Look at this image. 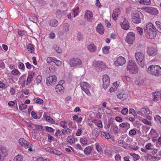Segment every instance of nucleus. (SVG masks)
<instances>
[{"label": "nucleus", "mask_w": 161, "mask_h": 161, "mask_svg": "<svg viewBox=\"0 0 161 161\" xmlns=\"http://www.w3.org/2000/svg\"><path fill=\"white\" fill-rule=\"evenodd\" d=\"M58 21L55 19L50 20L48 22L49 25L52 27H55L58 24Z\"/></svg>", "instance_id": "nucleus-22"}, {"label": "nucleus", "mask_w": 161, "mask_h": 161, "mask_svg": "<svg viewBox=\"0 0 161 161\" xmlns=\"http://www.w3.org/2000/svg\"><path fill=\"white\" fill-rule=\"evenodd\" d=\"M96 148L97 150V151L101 153H103V150L102 149V148L99 145H96Z\"/></svg>", "instance_id": "nucleus-49"}, {"label": "nucleus", "mask_w": 161, "mask_h": 161, "mask_svg": "<svg viewBox=\"0 0 161 161\" xmlns=\"http://www.w3.org/2000/svg\"><path fill=\"white\" fill-rule=\"evenodd\" d=\"M141 80H136L135 81V83L138 86H140L141 85Z\"/></svg>", "instance_id": "nucleus-64"}, {"label": "nucleus", "mask_w": 161, "mask_h": 161, "mask_svg": "<svg viewBox=\"0 0 161 161\" xmlns=\"http://www.w3.org/2000/svg\"><path fill=\"white\" fill-rule=\"evenodd\" d=\"M101 131L98 130L97 128H96L92 130V134L96 138H97L100 134V133H101Z\"/></svg>", "instance_id": "nucleus-25"}, {"label": "nucleus", "mask_w": 161, "mask_h": 161, "mask_svg": "<svg viewBox=\"0 0 161 161\" xmlns=\"http://www.w3.org/2000/svg\"><path fill=\"white\" fill-rule=\"evenodd\" d=\"M19 73V72L18 70L16 69H14L11 72L12 74L14 75H17Z\"/></svg>", "instance_id": "nucleus-52"}, {"label": "nucleus", "mask_w": 161, "mask_h": 161, "mask_svg": "<svg viewBox=\"0 0 161 161\" xmlns=\"http://www.w3.org/2000/svg\"><path fill=\"white\" fill-rule=\"evenodd\" d=\"M141 110L142 114V115L146 114H149L150 113V112L148 108H142L141 109Z\"/></svg>", "instance_id": "nucleus-27"}, {"label": "nucleus", "mask_w": 161, "mask_h": 161, "mask_svg": "<svg viewBox=\"0 0 161 161\" xmlns=\"http://www.w3.org/2000/svg\"><path fill=\"white\" fill-rule=\"evenodd\" d=\"M27 105L25 103L21 104L19 105V108L20 110L22 111L25 109L27 108Z\"/></svg>", "instance_id": "nucleus-40"}, {"label": "nucleus", "mask_w": 161, "mask_h": 161, "mask_svg": "<svg viewBox=\"0 0 161 161\" xmlns=\"http://www.w3.org/2000/svg\"><path fill=\"white\" fill-rule=\"evenodd\" d=\"M46 82L47 85L49 86L51 85V83H53L57 81V77L55 75L47 77L46 79Z\"/></svg>", "instance_id": "nucleus-15"}, {"label": "nucleus", "mask_w": 161, "mask_h": 161, "mask_svg": "<svg viewBox=\"0 0 161 161\" xmlns=\"http://www.w3.org/2000/svg\"><path fill=\"white\" fill-rule=\"evenodd\" d=\"M82 64L81 60L79 58H73L70 61L69 65L71 67H75L81 65Z\"/></svg>", "instance_id": "nucleus-7"}, {"label": "nucleus", "mask_w": 161, "mask_h": 161, "mask_svg": "<svg viewBox=\"0 0 161 161\" xmlns=\"http://www.w3.org/2000/svg\"><path fill=\"white\" fill-rule=\"evenodd\" d=\"M32 78L33 75H28L27 80V82L29 83H30Z\"/></svg>", "instance_id": "nucleus-56"}, {"label": "nucleus", "mask_w": 161, "mask_h": 161, "mask_svg": "<svg viewBox=\"0 0 161 161\" xmlns=\"http://www.w3.org/2000/svg\"><path fill=\"white\" fill-rule=\"evenodd\" d=\"M119 126L121 128H123L125 129V132H126L127 130L130 128V124L127 122L122 123L119 125Z\"/></svg>", "instance_id": "nucleus-21"}, {"label": "nucleus", "mask_w": 161, "mask_h": 161, "mask_svg": "<svg viewBox=\"0 0 161 161\" xmlns=\"http://www.w3.org/2000/svg\"><path fill=\"white\" fill-rule=\"evenodd\" d=\"M96 30L97 32L100 34H103L104 33V29L102 24H98Z\"/></svg>", "instance_id": "nucleus-20"}, {"label": "nucleus", "mask_w": 161, "mask_h": 161, "mask_svg": "<svg viewBox=\"0 0 161 161\" xmlns=\"http://www.w3.org/2000/svg\"><path fill=\"white\" fill-rule=\"evenodd\" d=\"M27 49L30 53H33L34 51V48L31 44H29L27 47Z\"/></svg>", "instance_id": "nucleus-26"}, {"label": "nucleus", "mask_w": 161, "mask_h": 161, "mask_svg": "<svg viewBox=\"0 0 161 161\" xmlns=\"http://www.w3.org/2000/svg\"><path fill=\"white\" fill-rule=\"evenodd\" d=\"M18 67L19 69L23 71L25 70V65L24 64L21 62H19V63Z\"/></svg>", "instance_id": "nucleus-44"}, {"label": "nucleus", "mask_w": 161, "mask_h": 161, "mask_svg": "<svg viewBox=\"0 0 161 161\" xmlns=\"http://www.w3.org/2000/svg\"><path fill=\"white\" fill-rule=\"evenodd\" d=\"M136 31L137 32L139 33L140 35H142L143 31L142 28L139 27H136Z\"/></svg>", "instance_id": "nucleus-50"}, {"label": "nucleus", "mask_w": 161, "mask_h": 161, "mask_svg": "<svg viewBox=\"0 0 161 161\" xmlns=\"http://www.w3.org/2000/svg\"><path fill=\"white\" fill-rule=\"evenodd\" d=\"M23 157L22 156L18 154L17 156H16L14 158V161H22L23 159Z\"/></svg>", "instance_id": "nucleus-32"}, {"label": "nucleus", "mask_w": 161, "mask_h": 161, "mask_svg": "<svg viewBox=\"0 0 161 161\" xmlns=\"http://www.w3.org/2000/svg\"><path fill=\"white\" fill-rule=\"evenodd\" d=\"M144 29L145 36L147 38L152 39L155 38L157 34L152 23H147L146 26L144 27Z\"/></svg>", "instance_id": "nucleus-1"}, {"label": "nucleus", "mask_w": 161, "mask_h": 161, "mask_svg": "<svg viewBox=\"0 0 161 161\" xmlns=\"http://www.w3.org/2000/svg\"><path fill=\"white\" fill-rule=\"evenodd\" d=\"M101 134L102 137H104L107 139H109L110 138L109 134L107 132H102Z\"/></svg>", "instance_id": "nucleus-28"}, {"label": "nucleus", "mask_w": 161, "mask_h": 161, "mask_svg": "<svg viewBox=\"0 0 161 161\" xmlns=\"http://www.w3.org/2000/svg\"><path fill=\"white\" fill-rule=\"evenodd\" d=\"M142 122L144 123L147 125H150L151 124L150 122L148 121L146 119H142Z\"/></svg>", "instance_id": "nucleus-54"}, {"label": "nucleus", "mask_w": 161, "mask_h": 161, "mask_svg": "<svg viewBox=\"0 0 161 161\" xmlns=\"http://www.w3.org/2000/svg\"><path fill=\"white\" fill-rule=\"evenodd\" d=\"M110 80L109 76L107 75H103V87L104 89H106L110 84Z\"/></svg>", "instance_id": "nucleus-8"}, {"label": "nucleus", "mask_w": 161, "mask_h": 161, "mask_svg": "<svg viewBox=\"0 0 161 161\" xmlns=\"http://www.w3.org/2000/svg\"><path fill=\"white\" fill-rule=\"evenodd\" d=\"M135 38V34L132 32L129 33L125 39V40L128 44H130L133 43Z\"/></svg>", "instance_id": "nucleus-11"}, {"label": "nucleus", "mask_w": 161, "mask_h": 161, "mask_svg": "<svg viewBox=\"0 0 161 161\" xmlns=\"http://www.w3.org/2000/svg\"><path fill=\"white\" fill-rule=\"evenodd\" d=\"M82 128L81 127L79 129H78L77 130V132L76 135L77 136H80L81 135V132H82Z\"/></svg>", "instance_id": "nucleus-55"}, {"label": "nucleus", "mask_w": 161, "mask_h": 161, "mask_svg": "<svg viewBox=\"0 0 161 161\" xmlns=\"http://www.w3.org/2000/svg\"><path fill=\"white\" fill-rule=\"evenodd\" d=\"M110 130L115 134L118 133V126L115 125H111Z\"/></svg>", "instance_id": "nucleus-24"}, {"label": "nucleus", "mask_w": 161, "mask_h": 161, "mask_svg": "<svg viewBox=\"0 0 161 161\" xmlns=\"http://www.w3.org/2000/svg\"><path fill=\"white\" fill-rule=\"evenodd\" d=\"M139 3L141 4L147 5L150 3V0H140Z\"/></svg>", "instance_id": "nucleus-37"}, {"label": "nucleus", "mask_w": 161, "mask_h": 161, "mask_svg": "<svg viewBox=\"0 0 161 161\" xmlns=\"http://www.w3.org/2000/svg\"><path fill=\"white\" fill-rule=\"evenodd\" d=\"M83 34L81 32H78L77 34V38L78 41H80L82 39Z\"/></svg>", "instance_id": "nucleus-47"}, {"label": "nucleus", "mask_w": 161, "mask_h": 161, "mask_svg": "<svg viewBox=\"0 0 161 161\" xmlns=\"http://www.w3.org/2000/svg\"><path fill=\"white\" fill-rule=\"evenodd\" d=\"M154 97L153 99L154 100H158L159 97L160 96V93L158 92H155L154 93Z\"/></svg>", "instance_id": "nucleus-39"}, {"label": "nucleus", "mask_w": 161, "mask_h": 161, "mask_svg": "<svg viewBox=\"0 0 161 161\" xmlns=\"http://www.w3.org/2000/svg\"><path fill=\"white\" fill-rule=\"evenodd\" d=\"M93 15V13L92 11H86L84 15V18L88 20H90L92 19Z\"/></svg>", "instance_id": "nucleus-17"}, {"label": "nucleus", "mask_w": 161, "mask_h": 161, "mask_svg": "<svg viewBox=\"0 0 161 161\" xmlns=\"http://www.w3.org/2000/svg\"><path fill=\"white\" fill-rule=\"evenodd\" d=\"M144 10L146 12L149 13L152 15H156L158 14V9L154 7H146Z\"/></svg>", "instance_id": "nucleus-13"}, {"label": "nucleus", "mask_w": 161, "mask_h": 161, "mask_svg": "<svg viewBox=\"0 0 161 161\" xmlns=\"http://www.w3.org/2000/svg\"><path fill=\"white\" fill-rule=\"evenodd\" d=\"M43 101L42 99L38 98L36 100V103L38 104H41L43 103Z\"/></svg>", "instance_id": "nucleus-58"}, {"label": "nucleus", "mask_w": 161, "mask_h": 161, "mask_svg": "<svg viewBox=\"0 0 161 161\" xmlns=\"http://www.w3.org/2000/svg\"><path fill=\"white\" fill-rule=\"evenodd\" d=\"M69 25L67 23H64L63 25V31L64 32H68L69 30Z\"/></svg>", "instance_id": "nucleus-29"}, {"label": "nucleus", "mask_w": 161, "mask_h": 161, "mask_svg": "<svg viewBox=\"0 0 161 161\" xmlns=\"http://www.w3.org/2000/svg\"><path fill=\"white\" fill-rule=\"evenodd\" d=\"M128 112V110L127 108H124L121 111V113L122 114L124 115H126Z\"/></svg>", "instance_id": "nucleus-46"}, {"label": "nucleus", "mask_w": 161, "mask_h": 161, "mask_svg": "<svg viewBox=\"0 0 161 161\" xmlns=\"http://www.w3.org/2000/svg\"><path fill=\"white\" fill-rule=\"evenodd\" d=\"M157 31L161 33V23L156 25Z\"/></svg>", "instance_id": "nucleus-59"}, {"label": "nucleus", "mask_w": 161, "mask_h": 161, "mask_svg": "<svg viewBox=\"0 0 161 161\" xmlns=\"http://www.w3.org/2000/svg\"><path fill=\"white\" fill-rule=\"evenodd\" d=\"M148 72L153 75L159 76L161 75V68L158 65H151L148 68Z\"/></svg>", "instance_id": "nucleus-2"}, {"label": "nucleus", "mask_w": 161, "mask_h": 161, "mask_svg": "<svg viewBox=\"0 0 161 161\" xmlns=\"http://www.w3.org/2000/svg\"><path fill=\"white\" fill-rule=\"evenodd\" d=\"M131 19L132 21L136 24L140 23L141 22L142 19L143 18L142 14L137 10H135L131 14Z\"/></svg>", "instance_id": "nucleus-3"}, {"label": "nucleus", "mask_w": 161, "mask_h": 161, "mask_svg": "<svg viewBox=\"0 0 161 161\" xmlns=\"http://www.w3.org/2000/svg\"><path fill=\"white\" fill-rule=\"evenodd\" d=\"M46 120L48 122L52 124H53L54 123V121L52 118L49 116H46Z\"/></svg>", "instance_id": "nucleus-38"}, {"label": "nucleus", "mask_w": 161, "mask_h": 161, "mask_svg": "<svg viewBox=\"0 0 161 161\" xmlns=\"http://www.w3.org/2000/svg\"><path fill=\"white\" fill-rule=\"evenodd\" d=\"M66 122L65 121H62L60 123L61 125L64 128H66L67 127L66 125H65Z\"/></svg>", "instance_id": "nucleus-57"}, {"label": "nucleus", "mask_w": 161, "mask_h": 161, "mask_svg": "<svg viewBox=\"0 0 161 161\" xmlns=\"http://www.w3.org/2000/svg\"><path fill=\"white\" fill-rule=\"evenodd\" d=\"M31 115L32 117L35 119H36L37 118V116L36 114V113H35L33 111L31 112Z\"/></svg>", "instance_id": "nucleus-62"}, {"label": "nucleus", "mask_w": 161, "mask_h": 161, "mask_svg": "<svg viewBox=\"0 0 161 161\" xmlns=\"http://www.w3.org/2000/svg\"><path fill=\"white\" fill-rule=\"evenodd\" d=\"M147 53L150 56H154L157 54V50L155 48L152 47H148Z\"/></svg>", "instance_id": "nucleus-14"}, {"label": "nucleus", "mask_w": 161, "mask_h": 161, "mask_svg": "<svg viewBox=\"0 0 161 161\" xmlns=\"http://www.w3.org/2000/svg\"><path fill=\"white\" fill-rule=\"evenodd\" d=\"M81 143L83 145H86L87 143V140L86 137H83L80 139Z\"/></svg>", "instance_id": "nucleus-36"}, {"label": "nucleus", "mask_w": 161, "mask_h": 161, "mask_svg": "<svg viewBox=\"0 0 161 161\" xmlns=\"http://www.w3.org/2000/svg\"><path fill=\"white\" fill-rule=\"evenodd\" d=\"M127 70L132 74H136L138 72L137 68L135 64L132 60H130L129 61Z\"/></svg>", "instance_id": "nucleus-5"}, {"label": "nucleus", "mask_w": 161, "mask_h": 161, "mask_svg": "<svg viewBox=\"0 0 161 161\" xmlns=\"http://www.w3.org/2000/svg\"><path fill=\"white\" fill-rule=\"evenodd\" d=\"M136 134V129L135 128L133 129L130 130L129 134L130 136H134Z\"/></svg>", "instance_id": "nucleus-33"}, {"label": "nucleus", "mask_w": 161, "mask_h": 161, "mask_svg": "<svg viewBox=\"0 0 161 161\" xmlns=\"http://www.w3.org/2000/svg\"><path fill=\"white\" fill-rule=\"evenodd\" d=\"M120 25L121 26V27L124 30H128L130 27L129 23L125 19L122 24L121 23L120 24Z\"/></svg>", "instance_id": "nucleus-19"}, {"label": "nucleus", "mask_w": 161, "mask_h": 161, "mask_svg": "<svg viewBox=\"0 0 161 161\" xmlns=\"http://www.w3.org/2000/svg\"><path fill=\"white\" fill-rule=\"evenodd\" d=\"M19 142L21 146L25 148H29L28 150L31 152L32 151V147L33 145L30 144V143L23 138H20L19 140Z\"/></svg>", "instance_id": "nucleus-6"}, {"label": "nucleus", "mask_w": 161, "mask_h": 161, "mask_svg": "<svg viewBox=\"0 0 161 161\" xmlns=\"http://www.w3.org/2000/svg\"><path fill=\"white\" fill-rule=\"evenodd\" d=\"M81 89L88 95H90V92L88 88L90 87V85L85 82H81L80 84Z\"/></svg>", "instance_id": "nucleus-9"}, {"label": "nucleus", "mask_w": 161, "mask_h": 161, "mask_svg": "<svg viewBox=\"0 0 161 161\" xmlns=\"http://www.w3.org/2000/svg\"><path fill=\"white\" fill-rule=\"evenodd\" d=\"M110 48L109 46H106L104 47L103 48V51L104 53L107 54L109 52V50Z\"/></svg>", "instance_id": "nucleus-35"}, {"label": "nucleus", "mask_w": 161, "mask_h": 161, "mask_svg": "<svg viewBox=\"0 0 161 161\" xmlns=\"http://www.w3.org/2000/svg\"><path fill=\"white\" fill-rule=\"evenodd\" d=\"M88 50L91 52H95L96 47L93 43H91L87 46V47Z\"/></svg>", "instance_id": "nucleus-23"}, {"label": "nucleus", "mask_w": 161, "mask_h": 161, "mask_svg": "<svg viewBox=\"0 0 161 161\" xmlns=\"http://www.w3.org/2000/svg\"><path fill=\"white\" fill-rule=\"evenodd\" d=\"M45 128L47 131L51 133L53 132L54 130V129L48 126H45Z\"/></svg>", "instance_id": "nucleus-51"}, {"label": "nucleus", "mask_w": 161, "mask_h": 161, "mask_svg": "<svg viewBox=\"0 0 161 161\" xmlns=\"http://www.w3.org/2000/svg\"><path fill=\"white\" fill-rule=\"evenodd\" d=\"M75 141V139L72 136H68L67 139V142L69 143H72Z\"/></svg>", "instance_id": "nucleus-41"}, {"label": "nucleus", "mask_w": 161, "mask_h": 161, "mask_svg": "<svg viewBox=\"0 0 161 161\" xmlns=\"http://www.w3.org/2000/svg\"><path fill=\"white\" fill-rule=\"evenodd\" d=\"M8 153L6 149L0 146V161H3Z\"/></svg>", "instance_id": "nucleus-12"}, {"label": "nucleus", "mask_w": 161, "mask_h": 161, "mask_svg": "<svg viewBox=\"0 0 161 161\" xmlns=\"http://www.w3.org/2000/svg\"><path fill=\"white\" fill-rule=\"evenodd\" d=\"M53 149L50 147H48L46 148V151L51 153H53Z\"/></svg>", "instance_id": "nucleus-63"}, {"label": "nucleus", "mask_w": 161, "mask_h": 161, "mask_svg": "<svg viewBox=\"0 0 161 161\" xmlns=\"http://www.w3.org/2000/svg\"><path fill=\"white\" fill-rule=\"evenodd\" d=\"M53 48L58 53H61L62 52V49L57 45H55L53 47Z\"/></svg>", "instance_id": "nucleus-31"}, {"label": "nucleus", "mask_w": 161, "mask_h": 161, "mask_svg": "<svg viewBox=\"0 0 161 161\" xmlns=\"http://www.w3.org/2000/svg\"><path fill=\"white\" fill-rule=\"evenodd\" d=\"M52 154L60 155L62 154V153L57 150L53 149Z\"/></svg>", "instance_id": "nucleus-48"}, {"label": "nucleus", "mask_w": 161, "mask_h": 161, "mask_svg": "<svg viewBox=\"0 0 161 161\" xmlns=\"http://www.w3.org/2000/svg\"><path fill=\"white\" fill-rule=\"evenodd\" d=\"M56 90L58 93L61 94L64 92V88L62 84H58L56 86Z\"/></svg>", "instance_id": "nucleus-18"}, {"label": "nucleus", "mask_w": 161, "mask_h": 161, "mask_svg": "<svg viewBox=\"0 0 161 161\" xmlns=\"http://www.w3.org/2000/svg\"><path fill=\"white\" fill-rule=\"evenodd\" d=\"M125 94H124L123 93H120L117 96V97L119 99H122V100H124L125 99V97H125Z\"/></svg>", "instance_id": "nucleus-45"}, {"label": "nucleus", "mask_w": 161, "mask_h": 161, "mask_svg": "<svg viewBox=\"0 0 161 161\" xmlns=\"http://www.w3.org/2000/svg\"><path fill=\"white\" fill-rule=\"evenodd\" d=\"M147 149L149 150H152L153 149V146L150 143L147 144L145 146Z\"/></svg>", "instance_id": "nucleus-42"}, {"label": "nucleus", "mask_w": 161, "mask_h": 161, "mask_svg": "<svg viewBox=\"0 0 161 161\" xmlns=\"http://www.w3.org/2000/svg\"><path fill=\"white\" fill-rule=\"evenodd\" d=\"M115 119L117 121L119 122H121L122 121V119L119 116L116 117Z\"/></svg>", "instance_id": "nucleus-61"}, {"label": "nucleus", "mask_w": 161, "mask_h": 161, "mask_svg": "<svg viewBox=\"0 0 161 161\" xmlns=\"http://www.w3.org/2000/svg\"><path fill=\"white\" fill-rule=\"evenodd\" d=\"M92 150V148L90 146L86 147L84 150V153L86 154H88L90 153Z\"/></svg>", "instance_id": "nucleus-30"}, {"label": "nucleus", "mask_w": 161, "mask_h": 161, "mask_svg": "<svg viewBox=\"0 0 161 161\" xmlns=\"http://www.w3.org/2000/svg\"><path fill=\"white\" fill-rule=\"evenodd\" d=\"M130 154L131 156H133L136 160H138L140 158L139 156L135 153H131Z\"/></svg>", "instance_id": "nucleus-43"}, {"label": "nucleus", "mask_w": 161, "mask_h": 161, "mask_svg": "<svg viewBox=\"0 0 161 161\" xmlns=\"http://www.w3.org/2000/svg\"><path fill=\"white\" fill-rule=\"evenodd\" d=\"M93 65L96 67H98L101 69L106 68V65L104 63L101 61H98L93 63Z\"/></svg>", "instance_id": "nucleus-16"}, {"label": "nucleus", "mask_w": 161, "mask_h": 161, "mask_svg": "<svg viewBox=\"0 0 161 161\" xmlns=\"http://www.w3.org/2000/svg\"><path fill=\"white\" fill-rule=\"evenodd\" d=\"M119 9L118 8H116L114 10L113 13L115 14H116L118 16V15L120 14V11L119 10Z\"/></svg>", "instance_id": "nucleus-53"}, {"label": "nucleus", "mask_w": 161, "mask_h": 161, "mask_svg": "<svg viewBox=\"0 0 161 161\" xmlns=\"http://www.w3.org/2000/svg\"><path fill=\"white\" fill-rule=\"evenodd\" d=\"M126 60L122 56H119L116 58L114 63V64L116 66H122L125 63Z\"/></svg>", "instance_id": "nucleus-10"}, {"label": "nucleus", "mask_w": 161, "mask_h": 161, "mask_svg": "<svg viewBox=\"0 0 161 161\" xmlns=\"http://www.w3.org/2000/svg\"><path fill=\"white\" fill-rule=\"evenodd\" d=\"M37 161H50L47 158L44 159L42 158H38Z\"/></svg>", "instance_id": "nucleus-60"}, {"label": "nucleus", "mask_w": 161, "mask_h": 161, "mask_svg": "<svg viewBox=\"0 0 161 161\" xmlns=\"http://www.w3.org/2000/svg\"><path fill=\"white\" fill-rule=\"evenodd\" d=\"M135 57L137 63L142 68L144 67V55L142 52L135 53Z\"/></svg>", "instance_id": "nucleus-4"}, {"label": "nucleus", "mask_w": 161, "mask_h": 161, "mask_svg": "<svg viewBox=\"0 0 161 161\" xmlns=\"http://www.w3.org/2000/svg\"><path fill=\"white\" fill-rule=\"evenodd\" d=\"M154 119L156 122L161 125V117L158 115H156L154 117Z\"/></svg>", "instance_id": "nucleus-34"}]
</instances>
